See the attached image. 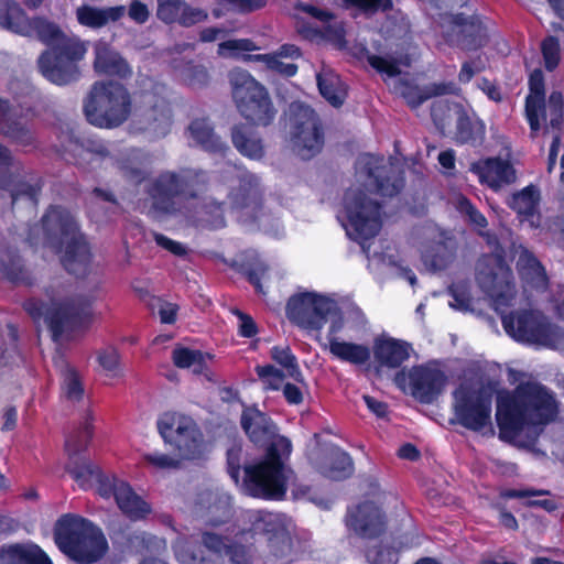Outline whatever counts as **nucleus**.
Here are the masks:
<instances>
[{
    "label": "nucleus",
    "mask_w": 564,
    "mask_h": 564,
    "mask_svg": "<svg viewBox=\"0 0 564 564\" xmlns=\"http://www.w3.org/2000/svg\"><path fill=\"white\" fill-rule=\"evenodd\" d=\"M470 171L478 176L480 184L487 185L496 193L517 181V171L512 163L500 156L474 162Z\"/></svg>",
    "instance_id": "nucleus-26"
},
{
    "label": "nucleus",
    "mask_w": 564,
    "mask_h": 564,
    "mask_svg": "<svg viewBox=\"0 0 564 564\" xmlns=\"http://www.w3.org/2000/svg\"><path fill=\"white\" fill-rule=\"evenodd\" d=\"M329 352L338 360L352 365H365L370 360V348L362 344L340 341L338 338H330Z\"/></svg>",
    "instance_id": "nucleus-42"
},
{
    "label": "nucleus",
    "mask_w": 564,
    "mask_h": 564,
    "mask_svg": "<svg viewBox=\"0 0 564 564\" xmlns=\"http://www.w3.org/2000/svg\"><path fill=\"white\" fill-rule=\"evenodd\" d=\"M133 113V128L153 138L165 137L172 124V107L167 99L166 85L150 80L137 94Z\"/></svg>",
    "instance_id": "nucleus-12"
},
{
    "label": "nucleus",
    "mask_w": 564,
    "mask_h": 564,
    "mask_svg": "<svg viewBox=\"0 0 564 564\" xmlns=\"http://www.w3.org/2000/svg\"><path fill=\"white\" fill-rule=\"evenodd\" d=\"M230 268L245 276L256 293L265 295L262 279L268 274L269 265L257 254H245L239 260H234Z\"/></svg>",
    "instance_id": "nucleus-36"
},
{
    "label": "nucleus",
    "mask_w": 564,
    "mask_h": 564,
    "mask_svg": "<svg viewBox=\"0 0 564 564\" xmlns=\"http://www.w3.org/2000/svg\"><path fill=\"white\" fill-rule=\"evenodd\" d=\"M62 391L64 397L72 402H79L84 397V387L78 372L68 368L63 378Z\"/></svg>",
    "instance_id": "nucleus-51"
},
{
    "label": "nucleus",
    "mask_w": 564,
    "mask_h": 564,
    "mask_svg": "<svg viewBox=\"0 0 564 564\" xmlns=\"http://www.w3.org/2000/svg\"><path fill=\"white\" fill-rule=\"evenodd\" d=\"M319 473L332 480H344L354 473L350 455L338 446L329 448L324 462L318 466Z\"/></svg>",
    "instance_id": "nucleus-35"
},
{
    "label": "nucleus",
    "mask_w": 564,
    "mask_h": 564,
    "mask_svg": "<svg viewBox=\"0 0 564 564\" xmlns=\"http://www.w3.org/2000/svg\"><path fill=\"white\" fill-rule=\"evenodd\" d=\"M252 534L268 536L265 564H289L293 561V540L290 533L274 521V516L263 510L251 511L248 516Z\"/></svg>",
    "instance_id": "nucleus-19"
},
{
    "label": "nucleus",
    "mask_w": 564,
    "mask_h": 564,
    "mask_svg": "<svg viewBox=\"0 0 564 564\" xmlns=\"http://www.w3.org/2000/svg\"><path fill=\"white\" fill-rule=\"evenodd\" d=\"M183 80L192 88H203L210 83L208 69L202 65L189 61L182 70Z\"/></svg>",
    "instance_id": "nucleus-49"
},
{
    "label": "nucleus",
    "mask_w": 564,
    "mask_h": 564,
    "mask_svg": "<svg viewBox=\"0 0 564 564\" xmlns=\"http://www.w3.org/2000/svg\"><path fill=\"white\" fill-rule=\"evenodd\" d=\"M346 524L362 539H377L387 530V517L378 505L364 501L348 510Z\"/></svg>",
    "instance_id": "nucleus-24"
},
{
    "label": "nucleus",
    "mask_w": 564,
    "mask_h": 564,
    "mask_svg": "<svg viewBox=\"0 0 564 564\" xmlns=\"http://www.w3.org/2000/svg\"><path fill=\"white\" fill-rule=\"evenodd\" d=\"M249 58H251L253 61H257V62H262V63L265 64V66L269 69H271L273 72H276V73H279L281 75H284L286 77L294 76L297 73V69H299L296 64H294V63H284L276 55L257 54V55L249 56Z\"/></svg>",
    "instance_id": "nucleus-55"
},
{
    "label": "nucleus",
    "mask_w": 564,
    "mask_h": 564,
    "mask_svg": "<svg viewBox=\"0 0 564 564\" xmlns=\"http://www.w3.org/2000/svg\"><path fill=\"white\" fill-rule=\"evenodd\" d=\"M158 431L182 460H196L204 456L205 442L196 422L187 415L167 412L158 420Z\"/></svg>",
    "instance_id": "nucleus-15"
},
{
    "label": "nucleus",
    "mask_w": 564,
    "mask_h": 564,
    "mask_svg": "<svg viewBox=\"0 0 564 564\" xmlns=\"http://www.w3.org/2000/svg\"><path fill=\"white\" fill-rule=\"evenodd\" d=\"M285 314L290 322L306 330H321L329 316L336 315L328 329V346L330 338L343 327V318L336 303L329 297L314 292H303L292 295L286 303Z\"/></svg>",
    "instance_id": "nucleus-11"
},
{
    "label": "nucleus",
    "mask_w": 564,
    "mask_h": 564,
    "mask_svg": "<svg viewBox=\"0 0 564 564\" xmlns=\"http://www.w3.org/2000/svg\"><path fill=\"white\" fill-rule=\"evenodd\" d=\"M44 242L61 258L64 269L76 278H85L90 269L91 251L73 214L61 205H50L41 218Z\"/></svg>",
    "instance_id": "nucleus-4"
},
{
    "label": "nucleus",
    "mask_w": 564,
    "mask_h": 564,
    "mask_svg": "<svg viewBox=\"0 0 564 564\" xmlns=\"http://www.w3.org/2000/svg\"><path fill=\"white\" fill-rule=\"evenodd\" d=\"M227 473L236 485L241 486L240 471L245 465H249L243 459V451L240 445H234L227 451Z\"/></svg>",
    "instance_id": "nucleus-56"
},
{
    "label": "nucleus",
    "mask_w": 564,
    "mask_h": 564,
    "mask_svg": "<svg viewBox=\"0 0 564 564\" xmlns=\"http://www.w3.org/2000/svg\"><path fill=\"white\" fill-rule=\"evenodd\" d=\"M238 186L229 193L230 203L236 209L251 208L258 212L263 206V192L260 180L250 172H243L238 177Z\"/></svg>",
    "instance_id": "nucleus-29"
},
{
    "label": "nucleus",
    "mask_w": 564,
    "mask_h": 564,
    "mask_svg": "<svg viewBox=\"0 0 564 564\" xmlns=\"http://www.w3.org/2000/svg\"><path fill=\"white\" fill-rule=\"evenodd\" d=\"M191 138L205 152L225 156L229 150L227 143L215 132V128L208 118H195L188 126Z\"/></svg>",
    "instance_id": "nucleus-32"
},
{
    "label": "nucleus",
    "mask_w": 564,
    "mask_h": 564,
    "mask_svg": "<svg viewBox=\"0 0 564 564\" xmlns=\"http://www.w3.org/2000/svg\"><path fill=\"white\" fill-rule=\"evenodd\" d=\"M540 202V188L534 184H529L522 189L512 193L507 198L506 204L519 217L529 219L539 213Z\"/></svg>",
    "instance_id": "nucleus-39"
},
{
    "label": "nucleus",
    "mask_w": 564,
    "mask_h": 564,
    "mask_svg": "<svg viewBox=\"0 0 564 564\" xmlns=\"http://www.w3.org/2000/svg\"><path fill=\"white\" fill-rule=\"evenodd\" d=\"M217 7L213 10L215 18H221L227 12L248 14L263 9L268 0H215Z\"/></svg>",
    "instance_id": "nucleus-47"
},
{
    "label": "nucleus",
    "mask_w": 564,
    "mask_h": 564,
    "mask_svg": "<svg viewBox=\"0 0 564 564\" xmlns=\"http://www.w3.org/2000/svg\"><path fill=\"white\" fill-rule=\"evenodd\" d=\"M79 24L93 29H100L107 24V18L102 9L89 6H82L76 11Z\"/></svg>",
    "instance_id": "nucleus-57"
},
{
    "label": "nucleus",
    "mask_w": 564,
    "mask_h": 564,
    "mask_svg": "<svg viewBox=\"0 0 564 564\" xmlns=\"http://www.w3.org/2000/svg\"><path fill=\"white\" fill-rule=\"evenodd\" d=\"M208 183V174L203 170H166L147 181L144 194L154 214L176 216L183 212L184 202L198 199L199 193L207 189Z\"/></svg>",
    "instance_id": "nucleus-5"
},
{
    "label": "nucleus",
    "mask_w": 564,
    "mask_h": 564,
    "mask_svg": "<svg viewBox=\"0 0 564 564\" xmlns=\"http://www.w3.org/2000/svg\"><path fill=\"white\" fill-rule=\"evenodd\" d=\"M541 53L544 61V67L547 72H553L561 61L560 41L554 35H547L541 42Z\"/></svg>",
    "instance_id": "nucleus-52"
},
{
    "label": "nucleus",
    "mask_w": 564,
    "mask_h": 564,
    "mask_svg": "<svg viewBox=\"0 0 564 564\" xmlns=\"http://www.w3.org/2000/svg\"><path fill=\"white\" fill-rule=\"evenodd\" d=\"M317 87L319 94L333 107L339 108L347 98V86L335 74H317Z\"/></svg>",
    "instance_id": "nucleus-43"
},
{
    "label": "nucleus",
    "mask_w": 564,
    "mask_h": 564,
    "mask_svg": "<svg viewBox=\"0 0 564 564\" xmlns=\"http://www.w3.org/2000/svg\"><path fill=\"white\" fill-rule=\"evenodd\" d=\"M212 359L213 355L203 352L199 349H191L187 347H176L172 351L173 364L181 369L192 368L196 375L204 373L208 367L206 359Z\"/></svg>",
    "instance_id": "nucleus-44"
},
{
    "label": "nucleus",
    "mask_w": 564,
    "mask_h": 564,
    "mask_svg": "<svg viewBox=\"0 0 564 564\" xmlns=\"http://www.w3.org/2000/svg\"><path fill=\"white\" fill-rule=\"evenodd\" d=\"M226 206L225 200H217L214 197L203 199L199 208L202 219L210 229H219L226 226Z\"/></svg>",
    "instance_id": "nucleus-46"
},
{
    "label": "nucleus",
    "mask_w": 564,
    "mask_h": 564,
    "mask_svg": "<svg viewBox=\"0 0 564 564\" xmlns=\"http://www.w3.org/2000/svg\"><path fill=\"white\" fill-rule=\"evenodd\" d=\"M494 390L490 387L460 384L453 392L454 420L460 426L480 432L491 424Z\"/></svg>",
    "instance_id": "nucleus-16"
},
{
    "label": "nucleus",
    "mask_w": 564,
    "mask_h": 564,
    "mask_svg": "<svg viewBox=\"0 0 564 564\" xmlns=\"http://www.w3.org/2000/svg\"><path fill=\"white\" fill-rule=\"evenodd\" d=\"M367 61L368 64L380 74H386L389 77H397L401 74L399 63L394 58L371 54L368 55Z\"/></svg>",
    "instance_id": "nucleus-59"
},
{
    "label": "nucleus",
    "mask_w": 564,
    "mask_h": 564,
    "mask_svg": "<svg viewBox=\"0 0 564 564\" xmlns=\"http://www.w3.org/2000/svg\"><path fill=\"white\" fill-rule=\"evenodd\" d=\"M95 68L98 73L108 76H118L123 79L128 78L132 73L123 57L111 53L98 54L95 61Z\"/></svg>",
    "instance_id": "nucleus-45"
},
{
    "label": "nucleus",
    "mask_w": 564,
    "mask_h": 564,
    "mask_svg": "<svg viewBox=\"0 0 564 564\" xmlns=\"http://www.w3.org/2000/svg\"><path fill=\"white\" fill-rule=\"evenodd\" d=\"M208 13L199 8H193L186 2L183 3V9L178 19V24L184 28L193 26L197 23L207 20Z\"/></svg>",
    "instance_id": "nucleus-63"
},
{
    "label": "nucleus",
    "mask_w": 564,
    "mask_h": 564,
    "mask_svg": "<svg viewBox=\"0 0 564 564\" xmlns=\"http://www.w3.org/2000/svg\"><path fill=\"white\" fill-rule=\"evenodd\" d=\"M557 415L554 393L540 382L522 381L497 392L496 422L502 436L516 437L525 429L539 436Z\"/></svg>",
    "instance_id": "nucleus-2"
},
{
    "label": "nucleus",
    "mask_w": 564,
    "mask_h": 564,
    "mask_svg": "<svg viewBox=\"0 0 564 564\" xmlns=\"http://www.w3.org/2000/svg\"><path fill=\"white\" fill-rule=\"evenodd\" d=\"M292 142L296 154L303 160H311L324 148L325 131L321 117L308 105H291Z\"/></svg>",
    "instance_id": "nucleus-18"
},
{
    "label": "nucleus",
    "mask_w": 564,
    "mask_h": 564,
    "mask_svg": "<svg viewBox=\"0 0 564 564\" xmlns=\"http://www.w3.org/2000/svg\"><path fill=\"white\" fill-rule=\"evenodd\" d=\"M451 85L445 83L431 84L421 88L417 85L404 82L401 87V96L410 108L416 109L432 97L451 94Z\"/></svg>",
    "instance_id": "nucleus-41"
},
{
    "label": "nucleus",
    "mask_w": 564,
    "mask_h": 564,
    "mask_svg": "<svg viewBox=\"0 0 564 564\" xmlns=\"http://www.w3.org/2000/svg\"><path fill=\"white\" fill-rule=\"evenodd\" d=\"M230 542L224 535L204 531L200 543L185 540L174 545V552L181 564H212L207 551L217 556H225Z\"/></svg>",
    "instance_id": "nucleus-23"
},
{
    "label": "nucleus",
    "mask_w": 564,
    "mask_h": 564,
    "mask_svg": "<svg viewBox=\"0 0 564 564\" xmlns=\"http://www.w3.org/2000/svg\"><path fill=\"white\" fill-rule=\"evenodd\" d=\"M34 117L33 108L11 105L9 99L0 97V134L11 143L23 148L36 147Z\"/></svg>",
    "instance_id": "nucleus-21"
},
{
    "label": "nucleus",
    "mask_w": 564,
    "mask_h": 564,
    "mask_svg": "<svg viewBox=\"0 0 564 564\" xmlns=\"http://www.w3.org/2000/svg\"><path fill=\"white\" fill-rule=\"evenodd\" d=\"M486 137V126L476 115H469L462 109L458 112L455 129L457 144H467L473 148L482 145Z\"/></svg>",
    "instance_id": "nucleus-33"
},
{
    "label": "nucleus",
    "mask_w": 564,
    "mask_h": 564,
    "mask_svg": "<svg viewBox=\"0 0 564 564\" xmlns=\"http://www.w3.org/2000/svg\"><path fill=\"white\" fill-rule=\"evenodd\" d=\"M124 546L131 553L155 557L166 550V540L147 531H133L126 535Z\"/></svg>",
    "instance_id": "nucleus-38"
},
{
    "label": "nucleus",
    "mask_w": 564,
    "mask_h": 564,
    "mask_svg": "<svg viewBox=\"0 0 564 564\" xmlns=\"http://www.w3.org/2000/svg\"><path fill=\"white\" fill-rule=\"evenodd\" d=\"M394 382L402 390L409 382L410 394L422 404H431L442 394L447 377L438 368L419 365L413 366L409 372L405 369L399 370Z\"/></svg>",
    "instance_id": "nucleus-20"
},
{
    "label": "nucleus",
    "mask_w": 564,
    "mask_h": 564,
    "mask_svg": "<svg viewBox=\"0 0 564 564\" xmlns=\"http://www.w3.org/2000/svg\"><path fill=\"white\" fill-rule=\"evenodd\" d=\"M451 31L456 45L463 51H477L488 42L487 26L479 14H453Z\"/></svg>",
    "instance_id": "nucleus-25"
},
{
    "label": "nucleus",
    "mask_w": 564,
    "mask_h": 564,
    "mask_svg": "<svg viewBox=\"0 0 564 564\" xmlns=\"http://www.w3.org/2000/svg\"><path fill=\"white\" fill-rule=\"evenodd\" d=\"M2 556L3 564H53L40 545L33 542L3 544Z\"/></svg>",
    "instance_id": "nucleus-34"
},
{
    "label": "nucleus",
    "mask_w": 564,
    "mask_h": 564,
    "mask_svg": "<svg viewBox=\"0 0 564 564\" xmlns=\"http://www.w3.org/2000/svg\"><path fill=\"white\" fill-rule=\"evenodd\" d=\"M232 101L237 111L252 126L268 127L276 116L271 96L248 70L235 67L228 73Z\"/></svg>",
    "instance_id": "nucleus-10"
},
{
    "label": "nucleus",
    "mask_w": 564,
    "mask_h": 564,
    "mask_svg": "<svg viewBox=\"0 0 564 564\" xmlns=\"http://www.w3.org/2000/svg\"><path fill=\"white\" fill-rule=\"evenodd\" d=\"M0 271L3 276L13 284L31 286L34 279L23 264L17 249L4 248L0 251Z\"/></svg>",
    "instance_id": "nucleus-37"
},
{
    "label": "nucleus",
    "mask_w": 564,
    "mask_h": 564,
    "mask_svg": "<svg viewBox=\"0 0 564 564\" xmlns=\"http://www.w3.org/2000/svg\"><path fill=\"white\" fill-rule=\"evenodd\" d=\"M156 18L165 24L178 22L183 9V0H156Z\"/></svg>",
    "instance_id": "nucleus-58"
},
{
    "label": "nucleus",
    "mask_w": 564,
    "mask_h": 564,
    "mask_svg": "<svg viewBox=\"0 0 564 564\" xmlns=\"http://www.w3.org/2000/svg\"><path fill=\"white\" fill-rule=\"evenodd\" d=\"M447 293L453 297V302H449L451 307L462 312L471 311L473 299L469 285L466 282L452 283L447 289Z\"/></svg>",
    "instance_id": "nucleus-50"
},
{
    "label": "nucleus",
    "mask_w": 564,
    "mask_h": 564,
    "mask_svg": "<svg viewBox=\"0 0 564 564\" xmlns=\"http://www.w3.org/2000/svg\"><path fill=\"white\" fill-rule=\"evenodd\" d=\"M23 308L34 322L44 317L53 341H58L65 334L87 328L93 319V302L86 296L51 305L32 297L24 301Z\"/></svg>",
    "instance_id": "nucleus-9"
},
{
    "label": "nucleus",
    "mask_w": 564,
    "mask_h": 564,
    "mask_svg": "<svg viewBox=\"0 0 564 564\" xmlns=\"http://www.w3.org/2000/svg\"><path fill=\"white\" fill-rule=\"evenodd\" d=\"M129 89L116 80L95 82L83 105L88 123L99 129H116L132 115Z\"/></svg>",
    "instance_id": "nucleus-8"
},
{
    "label": "nucleus",
    "mask_w": 564,
    "mask_h": 564,
    "mask_svg": "<svg viewBox=\"0 0 564 564\" xmlns=\"http://www.w3.org/2000/svg\"><path fill=\"white\" fill-rule=\"evenodd\" d=\"M545 109V80L540 68L534 69L529 76V95L525 97V117L530 126L532 137L541 126L539 112Z\"/></svg>",
    "instance_id": "nucleus-31"
},
{
    "label": "nucleus",
    "mask_w": 564,
    "mask_h": 564,
    "mask_svg": "<svg viewBox=\"0 0 564 564\" xmlns=\"http://www.w3.org/2000/svg\"><path fill=\"white\" fill-rule=\"evenodd\" d=\"M225 556H228L232 564H253L251 546L237 542H230Z\"/></svg>",
    "instance_id": "nucleus-61"
},
{
    "label": "nucleus",
    "mask_w": 564,
    "mask_h": 564,
    "mask_svg": "<svg viewBox=\"0 0 564 564\" xmlns=\"http://www.w3.org/2000/svg\"><path fill=\"white\" fill-rule=\"evenodd\" d=\"M345 8L358 9L366 15L389 12L393 9L392 0H343Z\"/></svg>",
    "instance_id": "nucleus-53"
},
{
    "label": "nucleus",
    "mask_w": 564,
    "mask_h": 564,
    "mask_svg": "<svg viewBox=\"0 0 564 564\" xmlns=\"http://www.w3.org/2000/svg\"><path fill=\"white\" fill-rule=\"evenodd\" d=\"M231 142L237 151L251 160H260L264 155L262 140L256 137L246 123H238L231 128Z\"/></svg>",
    "instance_id": "nucleus-40"
},
{
    "label": "nucleus",
    "mask_w": 564,
    "mask_h": 564,
    "mask_svg": "<svg viewBox=\"0 0 564 564\" xmlns=\"http://www.w3.org/2000/svg\"><path fill=\"white\" fill-rule=\"evenodd\" d=\"M45 17L29 18L14 0H0V28L22 36H34L36 33L35 22L44 20Z\"/></svg>",
    "instance_id": "nucleus-28"
},
{
    "label": "nucleus",
    "mask_w": 564,
    "mask_h": 564,
    "mask_svg": "<svg viewBox=\"0 0 564 564\" xmlns=\"http://www.w3.org/2000/svg\"><path fill=\"white\" fill-rule=\"evenodd\" d=\"M292 453V443L280 436L271 443L263 457L243 466L241 489L252 498L263 500H282L288 491L286 462Z\"/></svg>",
    "instance_id": "nucleus-6"
},
{
    "label": "nucleus",
    "mask_w": 564,
    "mask_h": 564,
    "mask_svg": "<svg viewBox=\"0 0 564 564\" xmlns=\"http://www.w3.org/2000/svg\"><path fill=\"white\" fill-rule=\"evenodd\" d=\"M54 541L62 553L82 564L100 561L109 549L99 527L73 513L58 518L54 525Z\"/></svg>",
    "instance_id": "nucleus-7"
},
{
    "label": "nucleus",
    "mask_w": 564,
    "mask_h": 564,
    "mask_svg": "<svg viewBox=\"0 0 564 564\" xmlns=\"http://www.w3.org/2000/svg\"><path fill=\"white\" fill-rule=\"evenodd\" d=\"M94 425L90 416L65 438L68 455L66 471L83 489L97 485V491L105 499L113 498L120 511L131 521L144 520L152 507L139 496L131 485L115 475H105L100 467L80 456L93 438Z\"/></svg>",
    "instance_id": "nucleus-1"
},
{
    "label": "nucleus",
    "mask_w": 564,
    "mask_h": 564,
    "mask_svg": "<svg viewBox=\"0 0 564 564\" xmlns=\"http://www.w3.org/2000/svg\"><path fill=\"white\" fill-rule=\"evenodd\" d=\"M240 424L249 440L258 446L267 448L281 436L273 420L254 405L242 410Z\"/></svg>",
    "instance_id": "nucleus-27"
},
{
    "label": "nucleus",
    "mask_w": 564,
    "mask_h": 564,
    "mask_svg": "<svg viewBox=\"0 0 564 564\" xmlns=\"http://www.w3.org/2000/svg\"><path fill=\"white\" fill-rule=\"evenodd\" d=\"M362 171L382 197H394L405 185L404 170L393 163H386L383 156L366 154L362 158Z\"/></svg>",
    "instance_id": "nucleus-22"
},
{
    "label": "nucleus",
    "mask_w": 564,
    "mask_h": 564,
    "mask_svg": "<svg viewBox=\"0 0 564 564\" xmlns=\"http://www.w3.org/2000/svg\"><path fill=\"white\" fill-rule=\"evenodd\" d=\"M382 205L365 189L349 187L343 196V212L347 219V234L358 243L375 238L382 226Z\"/></svg>",
    "instance_id": "nucleus-13"
},
{
    "label": "nucleus",
    "mask_w": 564,
    "mask_h": 564,
    "mask_svg": "<svg viewBox=\"0 0 564 564\" xmlns=\"http://www.w3.org/2000/svg\"><path fill=\"white\" fill-rule=\"evenodd\" d=\"M501 324L512 339L521 344L552 347L561 338L560 327L538 310H517L501 315Z\"/></svg>",
    "instance_id": "nucleus-14"
},
{
    "label": "nucleus",
    "mask_w": 564,
    "mask_h": 564,
    "mask_svg": "<svg viewBox=\"0 0 564 564\" xmlns=\"http://www.w3.org/2000/svg\"><path fill=\"white\" fill-rule=\"evenodd\" d=\"M458 210L468 217V221L479 228H486L488 226L487 218L485 215L471 203V200L465 196L458 199Z\"/></svg>",
    "instance_id": "nucleus-60"
},
{
    "label": "nucleus",
    "mask_w": 564,
    "mask_h": 564,
    "mask_svg": "<svg viewBox=\"0 0 564 564\" xmlns=\"http://www.w3.org/2000/svg\"><path fill=\"white\" fill-rule=\"evenodd\" d=\"M270 356L272 360L285 369L288 377L292 378L296 382H304V377L297 364V358L289 346H273L270 350Z\"/></svg>",
    "instance_id": "nucleus-48"
},
{
    "label": "nucleus",
    "mask_w": 564,
    "mask_h": 564,
    "mask_svg": "<svg viewBox=\"0 0 564 564\" xmlns=\"http://www.w3.org/2000/svg\"><path fill=\"white\" fill-rule=\"evenodd\" d=\"M97 359L100 367L105 371H107L111 376L118 375L120 366V356L115 347H107L100 350Z\"/></svg>",
    "instance_id": "nucleus-62"
},
{
    "label": "nucleus",
    "mask_w": 564,
    "mask_h": 564,
    "mask_svg": "<svg viewBox=\"0 0 564 564\" xmlns=\"http://www.w3.org/2000/svg\"><path fill=\"white\" fill-rule=\"evenodd\" d=\"M13 164L11 151L0 142V191L9 192L12 207L20 200L26 202L35 209L40 202L45 181L34 171H24L15 167L12 172L9 167Z\"/></svg>",
    "instance_id": "nucleus-17"
},
{
    "label": "nucleus",
    "mask_w": 564,
    "mask_h": 564,
    "mask_svg": "<svg viewBox=\"0 0 564 564\" xmlns=\"http://www.w3.org/2000/svg\"><path fill=\"white\" fill-rule=\"evenodd\" d=\"M144 460L156 469H177L181 467L180 458H174L163 453H149L144 455Z\"/></svg>",
    "instance_id": "nucleus-64"
},
{
    "label": "nucleus",
    "mask_w": 564,
    "mask_h": 564,
    "mask_svg": "<svg viewBox=\"0 0 564 564\" xmlns=\"http://www.w3.org/2000/svg\"><path fill=\"white\" fill-rule=\"evenodd\" d=\"M258 378L265 384L267 389L279 390L282 382L288 376L282 369L274 367L273 365H258L254 368Z\"/></svg>",
    "instance_id": "nucleus-54"
},
{
    "label": "nucleus",
    "mask_w": 564,
    "mask_h": 564,
    "mask_svg": "<svg viewBox=\"0 0 564 564\" xmlns=\"http://www.w3.org/2000/svg\"><path fill=\"white\" fill-rule=\"evenodd\" d=\"M373 357L380 367L397 369L410 358L411 345L393 337H377L373 340Z\"/></svg>",
    "instance_id": "nucleus-30"
},
{
    "label": "nucleus",
    "mask_w": 564,
    "mask_h": 564,
    "mask_svg": "<svg viewBox=\"0 0 564 564\" xmlns=\"http://www.w3.org/2000/svg\"><path fill=\"white\" fill-rule=\"evenodd\" d=\"M34 36L46 45L37 58V67L48 82L66 86L79 80L80 62L87 54V45L77 35L66 34L58 24L48 19L35 22Z\"/></svg>",
    "instance_id": "nucleus-3"
}]
</instances>
